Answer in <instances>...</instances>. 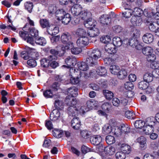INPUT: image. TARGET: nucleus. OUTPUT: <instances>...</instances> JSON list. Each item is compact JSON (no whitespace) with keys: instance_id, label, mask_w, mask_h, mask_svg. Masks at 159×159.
<instances>
[{"instance_id":"nucleus-1","label":"nucleus","mask_w":159,"mask_h":159,"mask_svg":"<svg viewBox=\"0 0 159 159\" xmlns=\"http://www.w3.org/2000/svg\"><path fill=\"white\" fill-rule=\"evenodd\" d=\"M88 57L86 58V63L84 62H78L77 64L79 68L85 71L88 68V65L93 66L97 64V61L101 56V52L98 49H91L88 53Z\"/></svg>"},{"instance_id":"nucleus-2","label":"nucleus","mask_w":159,"mask_h":159,"mask_svg":"<svg viewBox=\"0 0 159 159\" xmlns=\"http://www.w3.org/2000/svg\"><path fill=\"white\" fill-rule=\"evenodd\" d=\"M61 39V42L65 45L61 48L62 50H67L73 47L72 37L69 33L66 32L62 34Z\"/></svg>"},{"instance_id":"nucleus-3","label":"nucleus","mask_w":159,"mask_h":159,"mask_svg":"<svg viewBox=\"0 0 159 159\" xmlns=\"http://www.w3.org/2000/svg\"><path fill=\"white\" fill-rule=\"evenodd\" d=\"M74 74L77 75V76L76 77H71L70 80V82L73 84H78L80 82V78L82 80H85L89 77V74L86 72H81L79 70H77V71H76L75 70Z\"/></svg>"},{"instance_id":"nucleus-4","label":"nucleus","mask_w":159,"mask_h":159,"mask_svg":"<svg viewBox=\"0 0 159 159\" xmlns=\"http://www.w3.org/2000/svg\"><path fill=\"white\" fill-rule=\"evenodd\" d=\"M128 42L130 46L135 48L138 50H141L143 48V45L139 42L138 39L134 37L130 38Z\"/></svg>"},{"instance_id":"nucleus-5","label":"nucleus","mask_w":159,"mask_h":159,"mask_svg":"<svg viewBox=\"0 0 159 159\" xmlns=\"http://www.w3.org/2000/svg\"><path fill=\"white\" fill-rule=\"evenodd\" d=\"M77 45L80 48L85 47L89 43V40L88 37H79L76 41Z\"/></svg>"},{"instance_id":"nucleus-6","label":"nucleus","mask_w":159,"mask_h":159,"mask_svg":"<svg viewBox=\"0 0 159 159\" xmlns=\"http://www.w3.org/2000/svg\"><path fill=\"white\" fill-rule=\"evenodd\" d=\"M99 151L100 152L103 151L104 150V152L105 154L108 155H111L114 154L115 152V149L113 147L108 146L107 147H105L104 149H103L104 147L101 144L99 146Z\"/></svg>"},{"instance_id":"nucleus-7","label":"nucleus","mask_w":159,"mask_h":159,"mask_svg":"<svg viewBox=\"0 0 159 159\" xmlns=\"http://www.w3.org/2000/svg\"><path fill=\"white\" fill-rule=\"evenodd\" d=\"M65 50L62 49L61 53L60 54L57 50L52 49L50 50L49 52L51 55H50L48 57V60L50 61H52L53 60H56L57 58V56L60 57L62 56L64 53Z\"/></svg>"},{"instance_id":"nucleus-8","label":"nucleus","mask_w":159,"mask_h":159,"mask_svg":"<svg viewBox=\"0 0 159 159\" xmlns=\"http://www.w3.org/2000/svg\"><path fill=\"white\" fill-rule=\"evenodd\" d=\"M65 62L67 66L63 65L62 67L67 68H70V66H74L77 63L76 58L72 56L68 57L65 59Z\"/></svg>"},{"instance_id":"nucleus-9","label":"nucleus","mask_w":159,"mask_h":159,"mask_svg":"<svg viewBox=\"0 0 159 159\" xmlns=\"http://www.w3.org/2000/svg\"><path fill=\"white\" fill-rule=\"evenodd\" d=\"M82 9L80 5L75 4L73 6L71 10V13L74 16H79Z\"/></svg>"},{"instance_id":"nucleus-10","label":"nucleus","mask_w":159,"mask_h":159,"mask_svg":"<svg viewBox=\"0 0 159 159\" xmlns=\"http://www.w3.org/2000/svg\"><path fill=\"white\" fill-rule=\"evenodd\" d=\"M67 112L69 116L75 117L78 114V108L74 106H70L67 108Z\"/></svg>"},{"instance_id":"nucleus-11","label":"nucleus","mask_w":159,"mask_h":159,"mask_svg":"<svg viewBox=\"0 0 159 159\" xmlns=\"http://www.w3.org/2000/svg\"><path fill=\"white\" fill-rule=\"evenodd\" d=\"M100 21L102 25L107 26L110 24L111 19L108 15H103L100 17Z\"/></svg>"},{"instance_id":"nucleus-12","label":"nucleus","mask_w":159,"mask_h":159,"mask_svg":"<svg viewBox=\"0 0 159 159\" xmlns=\"http://www.w3.org/2000/svg\"><path fill=\"white\" fill-rule=\"evenodd\" d=\"M67 92L68 96L73 98L77 96L78 93V90L77 88L73 86L67 89Z\"/></svg>"},{"instance_id":"nucleus-13","label":"nucleus","mask_w":159,"mask_h":159,"mask_svg":"<svg viewBox=\"0 0 159 159\" xmlns=\"http://www.w3.org/2000/svg\"><path fill=\"white\" fill-rule=\"evenodd\" d=\"M60 113L57 109H53L50 114V118L51 120L55 121L57 120L60 117Z\"/></svg>"},{"instance_id":"nucleus-14","label":"nucleus","mask_w":159,"mask_h":159,"mask_svg":"<svg viewBox=\"0 0 159 159\" xmlns=\"http://www.w3.org/2000/svg\"><path fill=\"white\" fill-rule=\"evenodd\" d=\"M71 124L74 129H78L81 125L80 120L78 117H75L71 121Z\"/></svg>"},{"instance_id":"nucleus-15","label":"nucleus","mask_w":159,"mask_h":159,"mask_svg":"<svg viewBox=\"0 0 159 159\" xmlns=\"http://www.w3.org/2000/svg\"><path fill=\"white\" fill-rule=\"evenodd\" d=\"M79 17L83 20H85L91 17V13L87 9H83Z\"/></svg>"},{"instance_id":"nucleus-16","label":"nucleus","mask_w":159,"mask_h":159,"mask_svg":"<svg viewBox=\"0 0 159 159\" xmlns=\"http://www.w3.org/2000/svg\"><path fill=\"white\" fill-rule=\"evenodd\" d=\"M47 32L50 35H55L59 32V29L58 27L50 25L48 28Z\"/></svg>"},{"instance_id":"nucleus-17","label":"nucleus","mask_w":159,"mask_h":159,"mask_svg":"<svg viewBox=\"0 0 159 159\" xmlns=\"http://www.w3.org/2000/svg\"><path fill=\"white\" fill-rule=\"evenodd\" d=\"M143 40L144 43L148 44L150 43L153 41V36L151 34L146 33L143 36Z\"/></svg>"},{"instance_id":"nucleus-18","label":"nucleus","mask_w":159,"mask_h":159,"mask_svg":"<svg viewBox=\"0 0 159 159\" xmlns=\"http://www.w3.org/2000/svg\"><path fill=\"white\" fill-rule=\"evenodd\" d=\"M65 103L67 105L71 106L75 105L77 102V100L75 98H73L72 97L68 96L66 97L65 100Z\"/></svg>"},{"instance_id":"nucleus-19","label":"nucleus","mask_w":159,"mask_h":159,"mask_svg":"<svg viewBox=\"0 0 159 159\" xmlns=\"http://www.w3.org/2000/svg\"><path fill=\"white\" fill-rule=\"evenodd\" d=\"M102 140L101 137L99 135H94L92 136L90 141L92 144L97 145L100 143Z\"/></svg>"},{"instance_id":"nucleus-20","label":"nucleus","mask_w":159,"mask_h":159,"mask_svg":"<svg viewBox=\"0 0 159 159\" xmlns=\"http://www.w3.org/2000/svg\"><path fill=\"white\" fill-rule=\"evenodd\" d=\"M88 30L82 28H78L75 31V34L80 37H88Z\"/></svg>"},{"instance_id":"nucleus-21","label":"nucleus","mask_w":159,"mask_h":159,"mask_svg":"<svg viewBox=\"0 0 159 159\" xmlns=\"http://www.w3.org/2000/svg\"><path fill=\"white\" fill-rule=\"evenodd\" d=\"M142 21V20L140 16H134L131 19V22L134 26L139 25Z\"/></svg>"},{"instance_id":"nucleus-22","label":"nucleus","mask_w":159,"mask_h":159,"mask_svg":"<svg viewBox=\"0 0 159 159\" xmlns=\"http://www.w3.org/2000/svg\"><path fill=\"white\" fill-rule=\"evenodd\" d=\"M115 47L112 44L110 43L107 45L105 49L107 52L110 54L116 53V51Z\"/></svg>"},{"instance_id":"nucleus-23","label":"nucleus","mask_w":159,"mask_h":159,"mask_svg":"<svg viewBox=\"0 0 159 159\" xmlns=\"http://www.w3.org/2000/svg\"><path fill=\"white\" fill-rule=\"evenodd\" d=\"M84 24L85 26L88 28H91L93 26H94L95 25L94 20H93L91 17L85 20Z\"/></svg>"},{"instance_id":"nucleus-24","label":"nucleus","mask_w":159,"mask_h":159,"mask_svg":"<svg viewBox=\"0 0 159 159\" xmlns=\"http://www.w3.org/2000/svg\"><path fill=\"white\" fill-rule=\"evenodd\" d=\"M86 104L87 107L88 109H92L95 107H97L99 106L98 102L93 100L87 101Z\"/></svg>"},{"instance_id":"nucleus-25","label":"nucleus","mask_w":159,"mask_h":159,"mask_svg":"<svg viewBox=\"0 0 159 159\" xmlns=\"http://www.w3.org/2000/svg\"><path fill=\"white\" fill-rule=\"evenodd\" d=\"M99 30L96 28H93L92 29L88 30L87 36H89L91 37H93L98 35Z\"/></svg>"},{"instance_id":"nucleus-26","label":"nucleus","mask_w":159,"mask_h":159,"mask_svg":"<svg viewBox=\"0 0 159 159\" xmlns=\"http://www.w3.org/2000/svg\"><path fill=\"white\" fill-rule=\"evenodd\" d=\"M66 13L63 9L57 10L55 12V16L57 19L58 20H61Z\"/></svg>"},{"instance_id":"nucleus-27","label":"nucleus","mask_w":159,"mask_h":159,"mask_svg":"<svg viewBox=\"0 0 159 159\" xmlns=\"http://www.w3.org/2000/svg\"><path fill=\"white\" fill-rule=\"evenodd\" d=\"M113 131L112 127L109 124L105 125L102 128V132L105 134H109Z\"/></svg>"},{"instance_id":"nucleus-28","label":"nucleus","mask_w":159,"mask_h":159,"mask_svg":"<svg viewBox=\"0 0 159 159\" xmlns=\"http://www.w3.org/2000/svg\"><path fill=\"white\" fill-rule=\"evenodd\" d=\"M154 126L146 125L143 127V131L146 134H149L154 131Z\"/></svg>"},{"instance_id":"nucleus-29","label":"nucleus","mask_w":159,"mask_h":159,"mask_svg":"<svg viewBox=\"0 0 159 159\" xmlns=\"http://www.w3.org/2000/svg\"><path fill=\"white\" fill-rule=\"evenodd\" d=\"M112 43L115 47H120L122 44L123 41L120 37H116L113 39Z\"/></svg>"},{"instance_id":"nucleus-30","label":"nucleus","mask_w":159,"mask_h":159,"mask_svg":"<svg viewBox=\"0 0 159 159\" xmlns=\"http://www.w3.org/2000/svg\"><path fill=\"white\" fill-rule=\"evenodd\" d=\"M153 77L152 72H147L144 74L143 78L144 81L148 83L153 80Z\"/></svg>"},{"instance_id":"nucleus-31","label":"nucleus","mask_w":159,"mask_h":159,"mask_svg":"<svg viewBox=\"0 0 159 159\" xmlns=\"http://www.w3.org/2000/svg\"><path fill=\"white\" fill-rule=\"evenodd\" d=\"M156 120L154 117H151L147 118L145 122V125L155 126Z\"/></svg>"},{"instance_id":"nucleus-32","label":"nucleus","mask_w":159,"mask_h":159,"mask_svg":"<svg viewBox=\"0 0 159 159\" xmlns=\"http://www.w3.org/2000/svg\"><path fill=\"white\" fill-rule=\"evenodd\" d=\"M131 147L130 146L125 144L121 145L120 149L122 151V152L125 154V153L129 154L131 151Z\"/></svg>"},{"instance_id":"nucleus-33","label":"nucleus","mask_w":159,"mask_h":159,"mask_svg":"<svg viewBox=\"0 0 159 159\" xmlns=\"http://www.w3.org/2000/svg\"><path fill=\"white\" fill-rule=\"evenodd\" d=\"M35 43L38 45L44 46L46 43L45 39L43 37H36L35 39Z\"/></svg>"},{"instance_id":"nucleus-34","label":"nucleus","mask_w":159,"mask_h":159,"mask_svg":"<svg viewBox=\"0 0 159 159\" xmlns=\"http://www.w3.org/2000/svg\"><path fill=\"white\" fill-rule=\"evenodd\" d=\"M134 125L136 128L141 129L145 126V122L142 120H138L135 122Z\"/></svg>"},{"instance_id":"nucleus-35","label":"nucleus","mask_w":159,"mask_h":159,"mask_svg":"<svg viewBox=\"0 0 159 159\" xmlns=\"http://www.w3.org/2000/svg\"><path fill=\"white\" fill-rule=\"evenodd\" d=\"M110 70L111 72L114 75H117L120 70L119 67L116 65H113L110 66Z\"/></svg>"},{"instance_id":"nucleus-36","label":"nucleus","mask_w":159,"mask_h":159,"mask_svg":"<svg viewBox=\"0 0 159 159\" xmlns=\"http://www.w3.org/2000/svg\"><path fill=\"white\" fill-rule=\"evenodd\" d=\"M120 129L121 134L123 133L128 134L130 132V128L127 125H121L120 126Z\"/></svg>"},{"instance_id":"nucleus-37","label":"nucleus","mask_w":159,"mask_h":159,"mask_svg":"<svg viewBox=\"0 0 159 159\" xmlns=\"http://www.w3.org/2000/svg\"><path fill=\"white\" fill-rule=\"evenodd\" d=\"M103 92L105 97L107 100H110L113 97V93L110 91L104 90Z\"/></svg>"},{"instance_id":"nucleus-38","label":"nucleus","mask_w":159,"mask_h":159,"mask_svg":"<svg viewBox=\"0 0 159 159\" xmlns=\"http://www.w3.org/2000/svg\"><path fill=\"white\" fill-rule=\"evenodd\" d=\"M117 75L120 79H123L126 77L127 72L125 69H122L120 70H119V72Z\"/></svg>"},{"instance_id":"nucleus-39","label":"nucleus","mask_w":159,"mask_h":159,"mask_svg":"<svg viewBox=\"0 0 159 159\" xmlns=\"http://www.w3.org/2000/svg\"><path fill=\"white\" fill-rule=\"evenodd\" d=\"M138 141L140 145V147L142 149L144 148L146 145V139L143 136H141L138 139Z\"/></svg>"},{"instance_id":"nucleus-40","label":"nucleus","mask_w":159,"mask_h":159,"mask_svg":"<svg viewBox=\"0 0 159 159\" xmlns=\"http://www.w3.org/2000/svg\"><path fill=\"white\" fill-rule=\"evenodd\" d=\"M71 20L70 15L68 13H66L62 17V23L64 24L67 25L70 22Z\"/></svg>"},{"instance_id":"nucleus-41","label":"nucleus","mask_w":159,"mask_h":159,"mask_svg":"<svg viewBox=\"0 0 159 159\" xmlns=\"http://www.w3.org/2000/svg\"><path fill=\"white\" fill-rule=\"evenodd\" d=\"M126 11L122 13L123 17L125 18H129L133 14V10L130 8L126 9Z\"/></svg>"},{"instance_id":"nucleus-42","label":"nucleus","mask_w":159,"mask_h":159,"mask_svg":"<svg viewBox=\"0 0 159 159\" xmlns=\"http://www.w3.org/2000/svg\"><path fill=\"white\" fill-rule=\"evenodd\" d=\"M142 52L145 55L148 56L152 53L153 49L150 47H146L143 48H142Z\"/></svg>"},{"instance_id":"nucleus-43","label":"nucleus","mask_w":159,"mask_h":159,"mask_svg":"<svg viewBox=\"0 0 159 159\" xmlns=\"http://www.w3.org/2000/svg\"><path fill=\"white\" fill-rule=\"evenodd\" d=\"M100 41L102 43L107 44L109 43L111 39L109 36H102L100 38Z\"/></svg>"},{"instance_id":"nucleus-44","label":"nucleus","mask_w":159,"mask_h":159,"mask_svg":"<svg viewBox=\"0 0 159 159\" xmlns=\"http://www.w3.org/2000/svg\"><path fill=\"white\" fill-rule=\"evenodd\" d=\"M50 61L48 60V58L43 59L41 61V65L42 67L47 68L49 66Z\"/></svg>"},{"instance_id":"nucleus-45","label":"nucleus","mask_w":159,"mask_h":159,"mask_svg":"<svg viewBox=\"0 0 159 159\" xmlns=\"http://www.w3.org/2000/svg\"><path fill=\"white\" fill-rule=\"evenodd\" d=\"M96 72L97 74L101 76H103L107 74V70L105 68L100 67L97 70Z\"/></svg>"},{"instance_id":"nucleus-46","label":"nucleus","mask_w":159,"mask_h":159,"mask_svg":"<svg viewBox=\"0 0 159 159\" xmlns=\"http://www.w3.org/2000/svg\"><path fill=\"white\" fill-rule=\"evenodd\" d=\"M40 24L43 28H47V30L48 28L50 26L48 21L46 19H42L40 20Z\"/></svg>"},{"instance_id":"nucleus-47","label":"nucleus","mask_w":159,"mask_h":159,"mask_svg":"<svg viewBox=\"0 0 159 159\" xmlns=\"http://www.w3.org/2000/svg\"><path fill=\"white\" fill-rule=\"evenodd\" d=\"M143 12V11L138 7H135L133 10V15H134V16H140Z\"/></svg>"},{"instance_id":"nucleus-48","label":"nucleus","mask_w":159,"mask_h":159,"mask_svg":"<svg viewBox=\"0 0 159 159\" xmlns=\"http://www.w3.org/2000/svg\"><path fill=\"white\" fill-rule=\"evenodd\" d=\"M148 85V83L144 81H142L139 83V88L140 89L144 90L147 88Z\"/></svg>"},{"instance_id":"nucleus-49","label":"nucleus","mask_w":159,"mask_h":159,"mask_svg":"<svg viewBox=\"0 0 159 159\" xmlns=\"http://www.w3.org/2000/svg\"><path fill=\"white\" fill-rule=\"evenodd\" d=\"M106 141L107 143L108 144H111L115 142L114 137L111 135H108L106 136Z\"/></svg>"},{"instance_id":"nucleus-50","label":"nucleus","mask_w":159,"mask_h":159,"mask_svg":"<svg viewBox=\"0 0 159 159\" xmlns=\"http://www.w3.org/2000/svg\"><path fill=\"white\" fill-rule=\"evenodd\" d=\"M29 30L30 34L32 36L36 37L38 35V31L34 28H30Z\"/></svg>"},{"instance_id":"nucleus-51","label":"nucleus","mask_w":159,"mask_h":159,"mask_svg":"<svg viewBox=\"0 0 159 159\" xmlns=\"http://www.w3.org/2000/svg\"><path fill=\"white\" fill-rule=\"evenodd\" d=\"M62 102L61 101H60L58 100H55L54 106L56 108L55 109L59 110H61L63 108V106Z\"/></svg>"},{"instance_id":"nucleus-52","label":"nucleus","mask_w":159,"mask_h":159,"mask_svg":"<svg viewBox=\"0 0 159 159\" xmlns=\"http://www.w3.org/2000/svg\"><path fill=\"white\" fill-rule=\"evenodd\" d=\"M33 6V4L32 2H27L25 3V9L27 10L30 13H31L32 11Z\"/></svg>"},{"instance_id":"nucleus-53","label":"nucleus","mask_w":159,"mask_h":159,"mask_svg":"<svg viewBox=\"0 0 159 159\" xmlns=\"http://www.w3.org/2000/svg\"><path fill=\"white\" fill-rule=\"evenodd\" d=\"M6 28L8 29H11L13 31H15L16 30V28L14 27L11 24V25H9L7 26L4 24H2L0 25V29H5Z\"/></svg>"},{"instance_id":"nucleus-54","label":"nucleus","mask_w":159,"mask_h":159,"mask_svg":"<svg viewBox=\"0 0 159 159\" xmlns=\"http://www.w3.org/2000/svg\"><path fill=\"white\" fill-rule=\"evenodd\" d=\"M73 46L72 48H70L69 49H71V52L72 54H79L80 53L82 50L80 48H73Z\"/></svg>"},{"instance_id":"nucleus-55","label":"nucleus","mask_w":159,"mask_h":159,"mask_svg":"<svg viewBox=\"0 0 159 159\" xmlns=\"http://www.w3.org/2000/svg\"><path fill=\"white\" fill-rule=\"evenodd\" d=\"M124 86L125 88L129 90H131L134 88L133 84L130 82H126L125 83Z\"/></svg>"},{"instance_id":"nucleus-56","label":"nucleus","mask_w":159,"mask_h":159,"mask_svg":"<svg viewBox=\"0 0 159 159\" xmlns=\"http://www.w3.org/2000/svg\"><path fill=\"white\" fill-rule=\"evenodd\" d=\"M115 156L116 159H125L126 157L125 154L122 152H116Z\"/></svg>"},{"instance_id":"nucleus-57","label":"nucleus","mask_w":159,"mask_h":159,"mask_svg":"<svg viewBox=\"0 0 159 159\" xmlns=\"http://www.w3.org/2000/svg\"><path fill=\"white\" fill-rule=\"evenodd\" d=\"M80 135L82 137L85 139L89 138L90 136V134L87 130H83L81 131Z\"/></svg>"},{"instance_id":"nucleus-58","label":"nucleus","mask_w":159,"mask_h":159,"mask_svg":"<svg viewBox=\"0 0 159 159\" xmlns=\"http://www.w3.org/2000/svg\"><path fill=\"white\" fill-rule=\"evenodd\" d=\"M113 131L112 133L114 134L115 135L118 136L119 135L121 134L120 129V126H115L114 128L113 127Z\"/></svg>"},{"instance_id":"nucleus-59","label":"nucleus","mask_w":159,"mask_h":159,"mask_svg":"<svg viewBox=\"0 0 159 159\" xmlns=\"http://www.w3.org/2000/svg\"><path fill=\"white\" fill-rule=\"evenodd\" d=\"M43 94L44 96L47 98H52L53 96V93L50 89L44 91Z\"/></svg>"},{"instance_id":"nucleus-60","label":"nucleus","mask_w":159,"mask_h":159,"mask_svg":"<svg viewBox=\"0 0 159 159\" xmlns=\"http://www.w3.org/2000/svg\"><path fill=\"white\" fill-rule=\"evenodd\" d=\"M78 114H83L86 112L88 111V109L86 106H84L81 107L79 109H78Z\"/></svg>"},{"instance_id":"nucleus-61","label":"nucleus","mask_w":159,"mask_h":159,"mask_svg":"<svg viewBox=\"0 0 159 159\" xmlns=\"http://www.w3.org/2000/svg\"><path fill=\"white\" fill-rule=\"evenodd\" d=\"M20 56L24 60H27L30 57L29 53L25 51H22L21 52Z\"/></svg>"},{"instance_id":"nucleus-62","label":"nucleus","mask_w":159,"mask_h":159,"mask_svg":"<svg viewBox=\"0 0 159 159\" xmlns=\"http://www.w3.org/2000/svg\"><path fill=\"white\" fill-rule=\"evenodd\" d=\"M27 64L28 66L31 67H33L37 65L36 61L34 59H30L27 61Z\"/></svg>"},{"instance_id":"nucleus-63","label":"nucleus","mask_w":159,"mask_h":159,"mask_svg":"<svg viewBox=\"0 0 159 159\" xmlns=\"http://www.w3.org/2000/svg\"><path fill=\"white\" fill-rule=\"evenodd\" d=\"M19 35L23 39L26 40L29 34L26 31H21L19 32Z\"/></svg>"},{"instance_id":"nucleus-64","label":"nucleus","mask_w":159,"mask_h":159,"mask_svg":"<svg viewBox=\"0 0 159 159\" xmlns=\"http://www.w3.org/2000/svg\"><path fill=\"white\" fill-rule=\"evenodd\" d=\"M125 115L127 118L131 119L134 117V114L132 111H127L125 112Z\"/></svg>"}]
</instances>
